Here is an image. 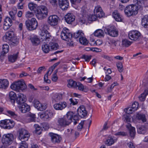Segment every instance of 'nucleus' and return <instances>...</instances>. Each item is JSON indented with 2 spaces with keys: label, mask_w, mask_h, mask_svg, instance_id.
Returning a JSON list of instances; mask_svg holds the SVG:
<instances>
[{
  "label": "nucleus",
  "mask_w": 148,
  "mask_h": 148,
  "mask_svg": "<svg viewBox=\"0 0 148 148\" xmlns=\"http://www.w3.org/2000/svg\"><path fill=\"white\" fill-rule=\"evenodd\" d=\"M16 97V93L13 91L10 92L9 94V97L12 103H14Z\"/></svg>",
  "instance_id": "nucleus-36"
},
{
  "label": "nucleus",
  "mask_w": 148,
  "mask_h": 148,
  "mask_svg": "<svg viewBox=\"0 0 148 148\" xmlns=\"http://www.w3.org/2000/svg\"><path fill=\"white\" fill-rule=\"evenodd\" d=\"M18 54L19 53L18 52L16 54L8 55V61L11 63L15 62L17 58Z\"/></svg>",
  "instance_id": "nucleus-32"
},
{
  "label": "nucleus",
  "mask_w": 148,
  "mask_h": 148,
  "mask_svg": "<svg viewBox=\"0 0 148 148\" xmlns=\"http://www.w3.org/2000/svg\"><path fill=\"white\" fill-rule=\"evenodd\" d=\"M123 119L125 122L126 123L130 122V121L131 119L129 116H128L125 115L124 116Z\"/></svg>",
  "instance_id": "nucleus-61"
},
{
  "label": "nucleus",
  "mask_w": 148,
  "mask_h": 148,
  "mask_svg": "<svg viewBox=\"0 0 148 148\" xmlns=\"http://www.w3.org/2000/svg\"><path fill=\"white\" fill-rule=\"evenodd\" d=\"M40 103L39 101L36 99H35L33 102V105L38 110L39 107V106L40 105Z\"/></svg>",
  "instance_id": "nucleus-52"
},
{
  "label": "nucleus",
  "mask_w": 148,
  "mask_h": 148,
  "mask_svg": "<svg viewBox=\"0 0 148 148\" xmlns=\"http://www.w3.org/2000/svg\"><path fill=\"white\" fill-rule=\"evenodd\" d=\"M7 23V24L10 25H12V21L11 19L9 17H7L5 18L4 20V23Z\"/></svg>",
  "instance_id": "nucleus-60"
},
{
  "label": "nucleus",
  "mask_w": 148,
  "mask_h": 148,
  "mask_svg": "<svg viewBox=\"0 0 148 148\" xmlns=\"http://www.w3.org/2000/svg\"><path fill=\"white\" fill-rule=\"evenodd\" d=\"M138 7L136 5H129L127 6L124 10L125 14L128 17L135 15L138 13Z\"/></svg>",
  "instance_id": "nucleus-3"
},
{
  "label": "nucleus",
  "mask_w": 148,
  "mask_h": 148,
  "mask_svg": "<svg viewBox=\"0 0 148 148\" xmlns=\"http://www.w3.org/2000/svg\"><path fill=\"white\" fill-rule=\"evenodd\" d=\"M84 124V122L83 121H82L77 126V129L78 131H81V129L83 128Z\"/></svg>",
  "instance_id": "nucleus-63"
},
{
  "label": "nucleus",
  "mask_w": 148,
  "mask_h": 148,
  "mask_svg": "<svg viewBox=\"0 0 148 148\" xmlns=\"http://www.w3.org/2000/svg\"><path fill=\"white\" fill-rule=\"evenodd\" d=\"M116 136H125L127 135V134L123 132H118L115 134Z\"/></svg>",
  "instance_id": "nucleus-64"
},
{
  "label": "nucleus",
  "mask_w": 148,
  "mask_h": 148,
  "mask_svg": "<svg viewBox=\"0 0 148 148\" xmlns=\"http://www.w3.org/2000/svg\"><path fill=\"white\" fill-rule=\"evenodd\" d=\"M148 94V90H145L139 97V99L140 101H143L145 100L146 96Z\"/></svg>",
  "instance_id": "nucleus-44"
},
{
  "label": "nucleus",
  "mask_w": 148,
  "mask_h": 148,
  "mask_svg": "<svg viewBox=\"0 0 148 148\" xmlns=\"http://www.w3.org/2000/svg\"><path fill=\"white\" fill-rule=\"evenodd\" d=\"M68 82L67 86L68 87L76 88L77 82H76L72 79H70L68 80Z\"/></svg>",
  "instance_id": "nucleus-40"
},
{
  "label": "nucleus",
  "mask_w": 148,
  "mask_h": 148,
  "mask_svg": "<svg viewBox=\"0 0 148 148\" xmlns=\"http://www.w3.org/2000/svg\"><path fill=\"white\" fill-rule=\"evenodd\" d=\"M27 29L29 30L36 29L38 26L37 21L35 18H32L30 20H27L25 22Z\"/></svg>",
  "instance_id": "nucleus-7"
},
{
  "label": "nucleus",
  "mask_w": 148,
  "mask_h": 148,
  "mask_svg": "<svg viewBox=\"0 0 148 148\" xmlns=\"http://www.w3.org/2000/svg\"><path fill=\"white\" fill-rule=\"evenodd\" d=\"M42 51L45 53H48L49 51V46L47 44H43L42 46Z\"/></svg>",
  "instance_id": "nucleus-47"
},
{
  "label": "nucleus",
  "mask_w": 148,
  "mask_h": 148,
  "mask_svg": "<svg viewBox=\"0 0 148 148\" xmlns=\"http://www.w3.org/2000/svg\"><path fill=\"white\" fill-rule=\"evenodd\" d=\"M90 42H91V43H90L91 44L93 45H94L95 44H97V43H98V42H100V43H98L99 45H100L102 44V41L100 40H97L96 41H95V40L91 38L90 39Z\"/></svg>",
  "instance_id": "nucleus-57"
},
{
  "label": "nucleus",
  "mask_w": 148,
  "mask_h": 148,
  "mask_svg": "<svg viewBox=\"0 0 148 148\" xmlns=\"http://www.w3.org/2000/svg\"><path fill=\"white\" fill-rule=\"evenodd\" d=\"M132 42L127 39L123 40L122 41V44L123 46L126 47H128L132 44Z\"/></svg>",
  "instance_id": "nucleus-48"
},
{
  "label": "nucleus",
  "mask_w": 148,
  "mask_h": 148,
  "mask_svg": "<svg viewBox=\"0 0 148 148\" xmlns=\"http://www.w3.org/2000/svg\"><path fill=\"white\" fill-rule=\"evenodd\" d=\"M49 45V46L50 47L51 49L53 50H56L58 47V44L57 43L50 42Z\"/></svg>",
  "instance_id": "nucleus-51"
},
{
  "label": "nucleus",
  "mask_w": 148,
  "mask_h": 148,
  "mask_svg": "<svg viewBox=\"0 0 148 148\" xmlns=\"http://www.w3.org/2000/svg\"><path fill=\"white\" fill-rule=\"evenodd\" d=\"M126 127L129 129L130 136L134 138L135 134V128L134 127L132 126L131 124L128 123L126 125Z\"/></svg>",
  "instance_id": "nucleus-29"
},
{
  "label": "nucleus",
  "mask_w": 148,
  "mask_h": 148,
  "mask_svg": "<svg viewBox=\"0 0 148 148\" xmlns=\"http://www.w3.org/2000/svg\"><path fill=\"white\" fill-rule=\"evenodd\" d=\"M9 85V82L6 79H0V88L5 89Z\"/></svg>",
  "instance_id": "nucleus-28"
},
{
  "label": "nucleus",
  "mask_w": 148,
  "mask_h": 148,
  "mask_svg": "<svg viewBox=\"0 0 148 148\" xmlns=\"http://www.w3.org/2000/svg\"><path fill=\"white\" fill-rule=\"evenodd\" d=\"M19 87V91L20 90L23 91L26 89L27 86L25 82L23 80H21L17 81Z\"/></svg>",
  "instance_id": "nucleus-26"
},
{
  "label": "nucleus",
  "mask_w": 148,
  "mask_h": 148,
  "mask_svg": "<svg viewBox=\"0 0 148 148\" xmlns=\"http://www.w3.org/2000/svg\"><path fill=\"white\" fill-rule=\"evenodd\" d=\"M3 51L1 53V55L3 56L4 54L7 53L9 51V47L7 44L3 45L2 47Z\"/></svg>",
  "instance_id": "nucleus-43"
},
{
  "label": "nucleus",
  "mask_w": 148,
  "mask_h": 148,
  "mask_svg": "<svg viewBox=\"0 0 148 148\" xmlns=\"http://www.w3.org/2000/svg\"><path fill=\"white\" fill-rule=\"evenodd\" d=\"M19 108L20 111L23 113H25L30 110L29 106L25 103L19 105Z\"/></svg>",
  "instance_id": "nucleus-21"
},
{
  "label": "nucleus",
  "mask_w": 148,
  "mask_h": 148,
  "mask_svg": "<svg viewBox=\"0 0 148 148\" xmlns=\"http://www.w3.org/2000/svg\"><path fill=\"white\" fill-rule=\"evenodd\" d=\"M75 16L71 13H68L65 16V20L68 24H71L75 20Z\"/></svg>",
  "instance_id": "nucleus-20"
},
{
  "label": "nucleus",
  "mask_w": 148,
  "mask_h": 148,
  "mask_svg": "<svg viewBox=\"0 0 148 148\" xmlns=\"http://www.w3.org/2000/svg\"><path fill=\"white\" fill-rule=\"evenodd\" d=\"M141 35V34L138 31L133 30L129 32L128 37L131 40L136 41L140 39Z\"/></svg>",
  "instance_id": "nucleus-11"
},
{
  "label": "nucleus",
  "mask_w": 148,
  "mask_h": 148,
  "mask_svg": "<svg viewBox=\"0 0 148 148\" xmlns=\"http://www.w3.org/2000/svg\"><path fill=\"white\" fill-rule=\"evenodd\" d=\"M106 34L112 37H116L118 35V32L115 27L111 26L105 28L104 30Z\"/></svg>",
  "instance_id": "nucleus-10"
},
{
  "label": "nucleus",
  "mask_w": 148,
  "mask_h": 148,
  "mask_svg": "<svg viewBox=\"0 0 148 148\" xmlns=\"http://www.w3.org/2000/svg\"><path fill=\"white\" fill-rule=\"evenodd\" d=\"M84 36V34L82 31L79 30L74 34L73 37L75 38H79V39L80 38H81Z\"/></svg>",
  "instance_id": "nucleus-41"
},
{
  "label": "nucleus",
  "mask_w": 148,
  "mask_h": 148,
  "mask_svg": "<svg viewBox=\"0 0 148 148\" xmlns=\"http://www.w3.org/2000/svg\"><path fill=\"white\" fill-rule=\"evenodd\" d=\"M18 148H28V144L25 142L22 141L20 143V147Z\"/></svg>",
  "instance_id": "nucleus-58"
},
{
  "label": "nucleus",
  "mask_w": 148,
  "mask_h": 148,
  "mask_svg": "<svg viewBox=\"0 0 148 148\" xmlns=\"http://www.w3.org/2000/svg\"><path fill=\"white\" fill-rule=\"evenodd\" d=\"M58 123L61 126L63 127L68 125L70 123L64 116L63 117L59 118L58 120Z\"/></svg>",
  "instance_id": "nucleus-19"
},
{
  "label": "nucleus",
  "mask_w": 148,
  "mask_h": 148,
  "mask_svg": "<svg viewBox=\"0 0 148 148\" xmlns=\"http://www.w3.org/2000/svg\"><path fill=\"white\" fill-rule=\"evenodd\" d=\"M112 16L116 21H122L121 16L118 11L115 10L112 13Z\"/></svg>",
  "instance_id": "nucleus-30"
},
{
  "label": "nucleus",
  "mask_w": 148,
  "mask_h": 148,
  "mask_svg": "<svg viewBox=\"0 0 148 148\" xmlns=\"http://www.w3.org/2000/svg\"><path fill=\"white\" fill-rule=\"evenodd\" d=\"M142 24L145 28H148V15L145 16L142 20Z\"/></svg>",
  "instance_id": "nucleus-34"
},
{
  "label": "nucleus",
  "mask_w": 148,
  "mask_h": 148,
  "mask_svg": "<svg viewBox=\"0 0 148 148\" xmlns=\"http://www.w3.org/2000/svg\"><path fill=\"white\" fill-rule=\"evenodd\" d=\"M77 114L78 115L81 117L86 116L87 114V112L84 106H80L77 110Z\"/></svg>",
  "instance_id": "nucleus-15"
},
{
  "label": "nucleus",
  "mask_w": 148,
  "mask_h": 148,
  "mask_svg": "<svg viewBox=\"0 0 148 148\" xmlns=\"http://www.w3.org/2000/svg\"><path fill=\"white\" fill-rule=\"evenodd\" d=\"M14 125L13 121L10 119H5L0 122V126L5 129H10L14 126Z\"/></svg>",
  "instance_id": "nucleus-8"
},
{
  "label": "nucleus",
  "mask_w": 148,
  "mask_h": 148,
  "mask_svg": "<svg viewBox=\"0 0 148 148\" xmlns=\"http://www.w3.org/2000/svg\"><path fill=\"white\" fill-rule=\"evenodd\" d=\"M31 41L33 45H37L40 43L39 39L36 36H34L30 38Z\"/></svg>",
  "instance_id": "nucleus-37"
},
{
  "label": "nucleus",
  "mask_w": 148,
  "mask_h": 148,
  "mask_svg": "<svg viewBox=\"0 0 148 148\" xmlns=\"http://www.w3.org/2000/svg\"><path fill=\"white\" fill-rule=\"evenodd\" d=\"M134 117L136 119L140 121L143 123L146 122L147 121L145 115L140 112H136L134 114Z\"/></svg>",
  "instance_id": "nucleus-14"
},
{
  "label": "nucleus",
  "mask_w": 148,
  "mask_h": 148,
  "mask_svg": "<svg viewBox=\"0 0 148 148\" xmlns=\"http://www.w3.org/2000/svg\"><path fill=\"white\" fill-rule=\"evenodd\" d=\"M95 36L101 37H103L104 36V33L103 30L101 29H98L96 30L94 33Z\"/></svg>",
  "instance_id": "nucleus-35"
},
{
  "label": "nucleus",
  "mask_w": 148,
  "mask_h": 148,
  "mask_svg": "<svg viewBox=\"0 0 148 148\" xmlns=\"http://www.w3.org/2000/svg\"><path fill=\"white\" fill-rule=\"evenodd\" d=\"M115 142L112 136H109L106 140L105 143L108 146H111Z\"/></svg>",
  "instance_id": "nucleus-38"
},
{
  "label": "nucleus",
  "mask_w": 148,
  "mask_h": 148,
  "mask_svg": "<svg viewBox=\"0 0 148 148\" xmlns=\"http://www.w3.org/2000/svg\"><path fill=\"white\" fill-rule=\"evenodd\" d=\"M77 87H78V89L79 90L85 92H87L89 90L87 87L84 86L82 84L79 82H77Z\"/></svg>",
  "instance_id": "nucleus-27"
},
{
  "label": "nucleus",
  "mask_w": 148,
  "mask_h": 148,
  "mask_svg": "<svg viewBox=\"0 0 148 148\" xmlns=\"http://www.w3.org/2000/svg\"><path fill=\"white\" fill-rule=\"evenodd\" d=\"M18 84L17 81L13 82L12 84L10 86L11 88L13 90L18 91H19V87L18 86Z\"/></svg>",
  "instance_id": "nucleus-42"
},
{
  "label": "nucleus",
  "mask_w": 148,
  "mask_h": 148,
  "mask_svg": "<svg viewBox=\"0 0 148 148\" xmlns=\"http://www.w3.org/2000/svg\"><path fill=\"white\" fill-rule=\"evenodd\" d=\"M62 95L60 94L56 93L52 97L53 102H58L62 99Z\"/></svg>",
  "instance_id": "nucleus-33"
},
{
  "label": "nucleus",
  "mask_w": 148,
  "mask_h": 148,
  "mask_svg": "<svg viewBox=\"0 0 148 148\" xmlns=\"http://www.w3.org/2000/svg\"><path fill=\"white\" fill-rule=\"evenodd\" d=\"M59 5L63 10H67L69 6V0H61L59 1Z\"/></svg>",
  "instance_id": "nucleus-17"
},
{
  "label": "nucleus",
  "mask_w": 148,
  "mask_h": 148,
  "mask_svg": "<svg viewBox=\"0 0 148 148\" xmlns=\"http://www.w3.org/2000/svg\"><path fill=\"white\" fill-rule=\"evenodd\" d=\"M14 136L11 133L5 134L3 136L1 142L3 146L7 147L12 143Z\"/></svg>",
  "instance_id": "nucleus-5"
},
{
  "label": "nucleus",
  "mask_w": 148,
  "mask_h": 148,
  "mask_svg": "<svg viewBox=\"0 0 148 148\" xmlns=\"http://www.w3.org/2000/svg\"><path fill=\"white\" fill-rule=\"evenodd\" d=\"M36 120V116L35 114L30 112L27 114L26 121L27 123L35 122Z\"/></svg>",
  "instance_id": "nucleus-23"
},
{
  "label": "nucleus",
  "mask_w": 148,
  "mask_h": 148,
  "mask_svg": "<svg viewBox=\"0 0 148 148\" xmlns=\"http://www.w3.org/2000/svg\"><path fill=\"white\" fill-rule=\"evenodd\" d=\"M116 66L118 69L120 73L123 72V68L122 63L121 62H118L116 63Z\"/></svg>",
  "instance_id": "nucleus-50"
},
{
  "label": "nucleus",
  "mask_w": 148,
  "mask_h": 148,
  "mask_svg": "<svg viewBox=\"0 0 148 148\" xmlns=\"http://www.w3.org/2000/svg\"><path fill=\"white\" fill-rule=\"evenodd\" d=\"M3 40L6 42H10V44L14 45H16L18 43V39L15 36L14 32L10 31L6 33L3 37Z\"/></svg>",
  "instance_id": "nucleus-1"
},
{
  "label": "nucleus",
  "mask_w": 148,
  "mask_h": 148,
  "mask_svg": "<svg viewBox=\"0 0 148 148\" xmlns=\"http://www.w3.org/2000/svg\"><path fill=\"white\" fill-rule=\"evenodd\" d=\"M39 115L40 118L44 121L49 120L53 116L52 112L46 110L42 113H40Z\"/></svg>",
  "instance_id": "nucleus-12"
},
{
  "label": "nucleus",
  "mask_w": 148,
  "mask_h": 148,
  "mask_svg": "<svg viewBox=\"0 0 148 148\" xmlns=\"http://www.w3.org/2000/svg\"><path fill=\"white\" fill-rule=\"evenodd\" d=\"M83 36L81 38H80L79 39V41L80 43L82 45H86L88 44V41L86 38Z\"/></svg>",
  "instance_id": "nucleus-46"
},
{
  "label": "nucleus",
  "mask_w": 148,
  "mask_h": 148,
  "mask_svg": "<svg viewBox=\"0 0 148 148\" xmlns=\"http://www.w3.org/2000/svg\"><path fill=\"white\" fill-rule=\"evenodd\" d=\"M48 10L47 8L44 5L39 6L37 11L36 16L38 19H42L46 17L48 15Z\"/></svg>",
  "instance_id": "nucleus-4"
},
{
  "label": "nucleus",
  "mask_w": 148,
  "mask_h": 148,
  "mask_svg": "<svg viewBox=\"0 0 148 148\" xmlns=\"http://www.w3.org/2000/svg\"><path fill=\"white\" fill-rule=\"evenodd\" d=\"M16 99L17 103L19 105L25 103L26 100L25 96L22 93H19Z\"/></svg>",
  "instance_id": "nucleus-18"
},
{
  "label": "nucleus",
  "mask_w": 148,
  "mask_h": 148,
  "mask_svg": "<svg viewBox=\"0 0 148 148\" xmlns=\"http://www.w3.org/2000/svg\"><path fill=\"white\" fill-rule=\"evenodd\" d=\"M139 107V104L138 102H135L132 104V108L133 109L134 111H136Z\"/></svg>",
  "instance_id": "nucleus-55"
},
{
  "label": "nucleus",
  "mask_w": 148,
  "mask_h": 148,
  "mask_svg": "<svg viewBox=\"0 0 148 148\" xmlns=\"http://www.w3.org/2000/svg\"><path fill=\"white\" fill-rule=\"evenodd\" d=\"M59 18L56 15H53L50 16L48 20L49 24L52 26H55L57 25Z\"/></svg>",
  "instance_id": "nucleus-13"
},
{
  "label": "nucleus",
  "mask_w": 148,
  "mask_h": 148,
  "mask_svg": "<svg viewBox=\"0 0 148 148\" xmlns=\"http://www.w3.org/2000/svg\"><path fill=\"white\" fill-rule=\"evenodd\" d=\"M60 36L63 40L67 41L72 37L73 35L69 29L65 27L61 32Z\"/></svg>",
  "instance_id": "nucleus-9"
},
{
  "label": "nucleus",
  "mask_w": 148,
  "mask_h": 148,
  "mask_svg": "<svg viewBox=\"0 0 148 148\" xmlns=\"http://www.w3.org/2000/svg\"><path fill=\"white\" fill-rule=\"evenodd\" d=\"M94 14L97 16V17L99 18H101L104 16V13L103 10L97 12H94Z\"/></svg>",
  "instance_id": "nucleus-54"
},
{
  "label": "nucleus",
  "mask_w": 148,
  "mask_h": 148,
  "mask_svg": "<svg viewBox=\"0 0 148 148\" xmlns=\"http://www.w3.org/2000/svg\"><path fill=\"white\" fill-rule=\"evenodd\" d=\"M74 132L75 131L73 129L69 128L65 130V133L67 136H70L73 135Z\"/></svg>",
  "instance_id": "nucleus-45"
},
{
  "label": "nucleus",
  "mask_w": 148,
  "mask_h": 148,
  "mask_svg": "<svg viewBox=\"0 0 148 148\" xmlns=\"http://www.w3.org/2000/svg\"><path fill=\"white\" fill-rule=\"evenodd\" d=\"M58 71V70L57 69L56 70L54 71L53 74L52 75L51 80L54 82H56L58 80V77L56 74Z\"/></svg>",
  "instance_id": "nucleus-49"
},
{
  "label": "nucleus",
  "mask_w": 148,
  "mask_h": 148,
  "mask_svg": "<svg viewBox=\"0 0 148 148\" xmlns=\"http://www.w3.org/2000/svg\"><path fill=\"white\" fill-rule=\"evenodd\" d=\"M39 108L38 110L40 111H43L45 110L47 107V105L46 104L44 103H40V105L39 106Z\"/></svg>",
  "instance_id": "nucleus-53"
},
{
  "label": "nucleus",
  "mask_w": 148,
  "mask_h": 148,
  "mask_svg": "<svg viewBox=\"0 0 148 148\" xmlns=\"http://www.w3.org/2000/svg\"><path fill=\"white\" fill-rule=\"evenodd\" d=\"M19 87V91L20 90L23 91L26 89L27 86L25 82L23 80H21L17 81Z\"/></svg>",
  "instance_id": "nucleus-25"
},
{
  "label": "nucleus",
  "mask_w": 148,
  "mask_h": 148,
  "mask_svg": "<svg viewBox=\"0 0 148 148\" xmlns=\"http://www.w3.org/2000/svg\"><path fill=\"white\" fill-rule=\"evenodd\" d=\"M17 135L18 138L22 141L25 142L28 140L30 137L29 132L24 128L19 129L17 131Z\"/></svg>",
  "instance_id": "nucleus-6"
},
{
  "label": "nucleus",
  "mask_w": 148,
  "mask_h": 148,
  "mask_svg": "<svg viewBox=\"0 0 148 148\" xmlns=\"http://www.w3.org/2000/svg\"><path fill=\"white\" fill-rule=\"evenodd\" d=\"M125 111L127 114H132L134 112L133 111V109L132 107L126 109L125 110Z\"/></svg>",
  "instance_id": "nucleus-62"
},
{
  "label": "nucleus",
  "mask_w": 148,
  "mask_h": 148,
  "mask_svg": "<svg viewBox=\"0 0 148 148\" xmlns=\"http://www.w3.org/2000/svg\"><path fill=\"white\" fill-rule=\"evenodd\" d=\"M133 3L134 5H137L138 7H142L144 5V1L143 0H133Z\"/></svg>",
  "instance_id": "nucleus-39"
},
{
  "label": "nucleus",
  "mask_w": 148,
  "mask_h": 148,
  "mask_svg": "<svg viewBox=\"0 0 148 148\" xmlns=\"http://www.w3.org/2000/svg\"><path fill=\"white\" fill-rule=\"evenodd\" d=\"M74 114L73 112H69L67 113L66 116H64L67 119L68 121H69L70 123L72 122L73 119L75 121L77 119L76 117L77 118V116L74 115Z\"/></svg>",
  "instance_id": "nucleus-22"
},
{
  "label": "nucleus",
  "mask_w": 148,
  "mask_h": 148,
  "mask_svg": "<svg viewBox=\"0 0 148 148\" xmlns=\"http://www.w3.org/2000/svg\"><path fill=\"white\" fill-rule=\"evenodd\" d=\"M97 17L95 14L94 15H92L88 18V20L91 21H95L97 19Z\"/></svg>",
  "instance_id": "nucleus-59"
},
{
  "label": "nucleus",
  "mask_w": 148,
  "mask_h": 148,
  "mask_svg": "<svg viewBox=\"0 0 148 148\" xmlns=\"http://www.w3.org/2000/svg\"><path fill=\"white\" fill-rule=\"evenodd\" d=\"M67 105L66 102L64 101L55 104L53 105V107L56 110H61L64 109Z\"/></svg>",
  "instance_id": "nucleus-16"
},
{
  "label": "nucleus",
  "mask_w": 148,
  "mask_h": 148,
  "mask_svg": "<svg viewBox=\"0 0 148 148\" xmlns=\"http://www.w3.org/2000/svg\"><path fill=\"white\" fill-rule=\"evenodd\" d=\"M51 141L54 143H59L61 140V138L59 135L52 133L51 134Z\"/></svg>",
  "instance_id": "nucleus-24"
},
{
  "label": "nucleus",
  "mask_w": 148,
  "mask_h": 148,
  "mask_svg": "<svg viewBox=\"0 0 148 148\" xmlns=\"http://www.w3.org/2000/svg\"><path fill=\"white\" fill-rule=\"evenodd\" d=\"M34 15V14L33 13L29 11L26 12L25 14V17L27 18L32 17Z\"/></svg>",
  "instance_id": "nucleus-56"
},
{
  "label": "nucleus",
  "mask_w": 148,
  "mask_h": 148,
  "mask_svg": "<svg viewBox=\"0 0 148 148\" xmlns=\"http://www.w3.org/2000/svg\"><path fill=\"white\" fill-rule=\"evenodd\" d=\"M48 29L47 25L45 24H42L40 27V29L41 31L40 33V35L42 37L41 39L42 40L49 41L50 38L51 36L49 33L47 31Z\"/></svg>",
  "instance_id": "nucleus-2"
},
{
  "label": "nucleus",
  "mask_w": 148,
  "mask_h": 148,
  "mask_svg": "<svg viewBox=\"0 0 148 148\" xmlns=\"http://www.w3.org/2000/svg\"><path fill=\"white\" fill-rule=\"evenodd\" d=\"M28 6L30 10L34 11L36 13L37 11L39 8V6H38L37 4L33 2H30L28 3Z\"/></svg>",
  "instance_id": "nucleus-31"
}]
</instances>
